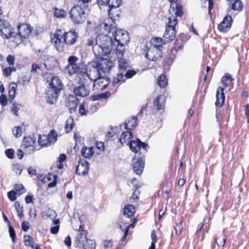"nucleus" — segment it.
Here are the masks:
<instances>
[{
	"instance_id": "obj_1",
	"label": "nucleus",
	"mask_w": 249,
	"mask_h": 249,
	"mask_svg": "<svg viewBox=\"0 0 249 249\" xmlns=\"http://www.w3.org/2000/svg\"><path fill=\"white\" fill-rule=\"evenodd\" d=\"M170 7L169 13L170 16L168 18V21L163 37L166 41L173 40L176 36L175 26L177 24V17H181L182 14V6L175 0H170Z\"/></svg>"
},
{
	"instance_id": "obj_2",
	"label": "nucleus",
	"mask_w": 249,
	"mask_h": 249,
	"mask_svg": "<svg viewBox=\"0 0 249 249\" xmlns=\"http://www.w3.org/2000/svg\"><path fill=\"white\" fill-rule=\"evenodd\" d=\"M77 38V33L74 30L65 32L62 30H57L52 37V43L53 44L56 50L60 52L64 51V45L74 44Z\"/></svg>"
},
{
	"instance_id": "obj_3",
	"label": "nucleus",
	"mask_w": 249,
	"mask_h": 249,
	"mask_svg": "<svg viewBox=\"0 0 249 249\" xmlns=\"http://www.w3.org/2000/svg\"><path fill=\"white\" fill-rule=\"evenodd\" d=\"M112 43H114L110 35L98 34L96 38L95 44L93 46L95 55L102 57L111 53L112 54Z\"/></svg>"
},
{
	"instance_id": "obj_4",
	"label": "nucleus",
	"mask_w": 249,
	"mask_h": 249,
	"mask_svg": "<svg viewBox=\"0 0 249 249\" xmlns=\"http://www.w3.org/2000/svg\"><path fill=\"white\" fill-rule=\"evenodd\" d=\"M113 40L112 54L117 53L119 55L122 54L124 52V46L127 44L129 42L128 33L122 29L116 30L114 33H111Z\"/></svg>"
},
{
	"instance_id": "obj_5",
	"label": "nucleus",
	"mask_w": 249,
	"mask_h": 249,
	"mask_svg": "<svg viewBox=\"0 0 249 249\" xmlns=\"http://www.w3.org/2000/svg\"><path fill=\"white\" fill-rule=\"evenodd\" d=\"M50 87L46 91V99L47 102L51 105L54 104L57 100L58 94L62 89L63 84L57 76L52 78Z\"/></svg>"
},
{
	"instance_id": "obj_6",
	"label": "nucleus",
	"mask_w": 249,
	"mask_h": 249,
	"mask_svg": "<svg viewBox=\"0 0 249 249\" xmlns=\"http://www.w3.org/2000/svg\"><path fill=\"white\" fill-rule=\"evenodd\" d=\"M84 67L81 68V73L86 74L90 80L93 81L101 75L97 61L91 62Z\"/></svg>"
},
{
	"instance_id": "obj_7",
	"label": "nucleus",
	"mask_w": 249,
	"mask_h": 249,
	"mask_svg": "<svg viewBox=\"0 0 249 249\" xmlns=\"http://www.w3.org/2000/svg\"><path fill=\"white\" fill-rule=\"evenodd\" d=\"M69 15L71 20L74 24H82L86 19L84 10L79 5L73 6L69 12Z\"/></svg>"
},
{
	"instance_id": "obj_8",
	"label": "nucleus",
	"mask_w": 249,
	"mask_h": 249,
	"mask_svg": "<svg viewBox=\"0 0 249 249\" xmlns=\"http://www.w3.org/2000/svg\"><path fill=\"white\" fill-rule=\"evenodd\" d=\"M132 165L134 172L137 175H140L143 171L144 161L142 156H135L132 159Z\"/></svg>"
},
{
	"instance_id": "obj_9",
	"label": "nucleus",
	"mask_w": 249,
	"mask_h": 249,
	"mask_svg": "<svg viewBox=\"0 0 249 249\" xmlns=\"http://www.w3.org/2000/svg\"><path fill=\"white\" fill-rule=\"evenodd\" d=\"M115 31V27L111 24L107 22L99 23L95 28V32L98 34L111 35V33H114Z\"/></svg>"
},
{
	"instance_id": "obj_10",
	"label": "nucleus",
	"mask_w": 249,
	"mask_h": 249,
	"mask_svg": "<svg viewBox=\"0 0 249 249\" xmlns=\"http://www.w3.org/2000/svg\"><path fill=\"white\" fill-rule=\"evenodd\" d=\"M0 33L6 39H9L13 36L14 33L9 23L5 20H0Z\"/></svg>"
},
{
	"instance_id": "obj_11",
	"label": "nucleus",
	"mask_w": 249,
	"mask_h": 249,
	"mask_svg": "<svg viewBox=\"0 0 249 249\" xmlns=\"http://www.w3.org/2000/svg\"><path fill=\"white\" fill-rule=\"evenodd\" d=\"M110 80L108 77L102 75L93 80V88L97 90H101L106 89L109 85Z\"/></svg>"
},
{
	"instance_id": "obj_12",
	"label": "nucleus",
	"mask_w": 249,
	"mask_h": 249,
	"mask_svg": "<svg viewBox=\"0 0 249 249\" xmlns=\"http://www.w3.org/2000/svg\"><path fill=\"white\" fill-rule=\"evenodd\" d=\"M87 233L86 231L83 230L80 226L75 240V245L76 247L82 249L84 247L85 243L89 241V240L87 237Z\"/></svg>"
},
{
	"instance_id": "obj_13",
	"label": "nucleus",
	"mask_w": 249,
	"mask_h": 249,
	"mask_svg": "<svg viewBox=\"0 0 249 249\" xmlns=\"http://www.w3.org/2000/svg\"><path fill=\"white\" fill-rule=\"evenodd\" d=\"M161 51L154 47H149L146 52L145 56L151 61H156L161 56Z\"/></svg>"
},
{
	"instance_id": "obj_14",
	"label": "nucleus",
	"mask_w": 249,
	"mask_h": 249,
	"mask_svg": "<svg viewBox=\"0 0 249 249\" xmlns=\"http://www.w3.org/2000/svg\"><path fill=\"white\" fill-rule=\"evenodd\" d=\"M128 145L131 150L135 153L138 152L142 148L146 151L148 147L147 144L142 142L138 139L131 141Z\"/></svg>"
},
{
	"instance_id": "obj_15",
	"label": "nucleus",
	"mask_w": 249,
	"mask_h": 249,
	"mask_svg": "<svg viewBox=\"0 0 249 249\" xmlns=\"http://www.w3.org/2000/svg\"><path fill=\"white\" fill-rule=\"evenodd\" d=\"M18 34L17 36H19L20 38H26L31 34L32 28L29 24H22L18 26Z\"/></svg>"
},
{
	"instance_id": "obj_16",
	"label": "nucleus",
	"mask_w": 249,
	"mask_h": 249,
	"mask_svg": "<svg viewBox=\"0 0 249 249\" xmlns=\"http://www.w3.org/2000/svg\"><path fill=\"white\" fill-rule=\"evenodd\" d=\"M97 62L100 70L103 73L108 72L114 66V63L107 59L101 58L100 61Z\"/></svg>"
},
{
	"instance_id": "obj_17",
	"label": "nucleus",
	"mask_w": 249,
	"mask_h": 249,
	"mask_svg": "<svg viewBox=\"0 0 249 249\" xmlns=\"http://www.w3.org/2000/svg\"><path fill=\"white\" fill-rule=\"evenodd\" d=\"M232 23L231 17L226 16L223 21L218 25V30L223 33L227 32L231 28Z\"/></svg>"
},
{
	"instance_id": "obj_18",
	"label": "nucleus",
	"mask_w": 249,
	"mask_h": 249,
	"mask_svg": "<svg viewBox=\"0 0 249 249\" xmlns=\"http://www.w3.org/2000/svg\"><path fill=\"white\" fill-rule=\"evenodd\" d=\"M124 53L121 55H119L117 53H114L113 55H115L118 59V64L119 70L121 72H123L124 71L127 70L129 68V63L127 61L122 58Z\"/></svg>"
},
{
	"instance_id": "obj_19",
	"label": "nucleus",
	"mask_w": 249,
	"mask_h": 249,
	"mask_svg": "<svg viewBox=\"0 0 249 249\" xmlns=\"http://www.w3.org/2000/svg\"><path fill=\"white\" fill-rule=\"evenodd\" d=\"M89 169V163L86 160L79 162L76 167V173L79 175H85L88 173Z\"/></svg>"
},
{
	"instance_id": "obj_20",
	"label": "nucleus",
	"mask_w": 249,
	"mask_h": 249,
	"mask_svg": "<svg viewBox=\"0 0 249 249\" xmlns=\"http://www.w3.org/2000/svg\"><path fill=\"white\" fill-rule=\"evenodd\" d=\"M77 105L78 100L76 97L73 95H70L68 98L66 106L71 113L75 111Z\"/></svg>"
},
{
	"instance_id": "obj_21",
	"label": "nucleus",
	"mask_w": 249,
	"mask_h": 249,
	"mask_svg": "<svg viewBox=\"0 0 249 249\" xmlns=\"http://www.w3.org/2000/svg\"><path fill=\"white\" fill-rule=\"evenodd\" d=\"M84 66H78L77 65H68L64 70V72L69 76H71L75 73H81V68Z\"/></svg>"
},
{
	"instance_id": "obj_22",
	"label": "nucleus",
	"mask_w": 249,
	"mask_h": 249,
	"mask_svg": "<svg viewBox=\"0 0 249 249\" xmlns=\"http://www.w3.org/2000/svg\"><path fill=\"white\" fill-rule=\"evenodd\" d=\"M84 66H78L77 65H68L64 70V72L69 76H71L75 73H81V68Z\"/></svg>"
},
{
	"instance_id": "obj_23",
	"label": "nucleus",
	"mask_w": 249,
	"mask_h": 249,
	"mask_svg": "<svg viewBox=\"0 0 249 249\" xmlns=\"http://www.w3.org/2000/svg\"><path fill=\"white\" fill-rule=\"evenodd\" d=\"M216 101L215 103L217 107H221L225 100V95L224 93V89L219 87L216 91Z\"/></svg>"
},
{
	"instance_id": "obj_24",
	"label": "nucleus",
	"mask_w": 249,
	"mask_h": 249,
	"mask_svg": "<svg viewBox=\"0 0 249 249\" xmlns=\"http://www.w3.org/2000/svg\"><path fill=\"white\" fill-rule=\"evenodd\" d=\"M35 140L30 137H25L22 141V146L26 149L29 148L32 152L35 148Z\"/></svg>"
},
{
	"instance_id": "obj_25",
	"label": "nucleus",
	"mask_w": 249,
	"mask_h": 249,
	"mask_svg": "<svg viewBox=\"0 0 249 249\" xmlns=\"http://www.w3.org/2000/svg\"><path fill=\"white\" fill-rule=\"evenodd\" d=\"M74 92L76 96L84 97L89 94V90L86 88L84 85H81L74 89Z\"/></svg>"
},
{
	"instance_id": "obj_26",
	"label": "nucleus",
	"mask_w": 249,
	"mask_h": 249,
	"mask_svg": "<svg viewBox=\"0 0 249 249\" xmlns=\"http://www.w3.org/2000/svg\"><path fill=\"white\" fill-rule=\"evenodd\" d=\"M133 138L132 133L131 131H127L122 133L119 138V141L122 144L126 143L128 145L129 143Z\"/></svg>"
},
{
	"instance_id": "obj_27",
	"label": "nucleus",
	"mask_w": 249,
	"mask_h": 249,
	"mask_svg": "<svg viewBox=\"0 0 249 249\" xmlns=\"http://www.w3.org/2000/svg\"><path fill=\"white\" fill-rule=\"evenodd\" d=\"M56 62V60L54 57L49 56H44V65L47 70H50L53 68Z\"/></svg>"
},
{
	"instance_id": "obj_28",
	"label": "nucleus",
	"mask_w": 249,
	"mask_h": 249,
	"mask_svg": "<svg viewBox=\"0 0 249 249\" xmlns=\"http://www.w3.org/2000/svg\"><path fill=\"white\" fill-rule=\"evenodd\" d=\"M165 98L163 95H159L154 101V107L158 110L162 109L164 107Z\"/></svg>"
},
{
	"instance_id": "obj_29",
	"label": "nucleus",
	"mask_w": 249,
	"mask_h": 249,
	"mask_svg": "<svg viewBox=\"0 0 249 249\" xmlns=\"http://www.w3.org/2000/svg\"><path fill=\"white\" fill-rule=\"evenodd\" d=\"M228 4L231 9L235 11H241L243 8V3L240 0H227Z\"/></svg>"
},
{
	"instance_id": "obj_30",
	"label": "nucleus",
	"mask_w": 249,
	"mask_h": 249,
	"mask_svg": "<svg viewBox=\"0 0 249 249\" xmlns=\"http://www.w3.org/2000/svg\"><path fill=\"white\" fill-rule=\"evenodd\" d=\"M93 149L91 147H83L81 151V155L85 158L89 159L94 154Z\"/></svg>"
},
{
	"instance_id": "obj_31",
	"label": "nucleus",
	"mask_w": 249,
	"mask_h": 249,
	"mask_svg": "<svg viewBox=\"0 0 249 249\" xmlns=\"http://www.w3.org/2000/svg\"><path fill=\"white\" fill-rule=\"evenodd\" d=\"M138 124L136 117L133 116L125 123V128L127 130H132L135 128Z\"/></svg>"
},
{
	"instance_id": "obj_32",
	"label": "nucleus",
	"mask_w": 249,
	"mask_h": 249,
	"mask_svg": "<svg viewBox=\"0 0 249 249\" xmlns=\"http://www.w3.org/2000/svg\"><path fill=\"white\" fill-rule=\"evenodd\" d=\"M135 213V208L132 205L128 204L124 209V215L127 218L132 216Z\"/></svg>"
},
{
	"instance_id": "obj_33",
	"label": "nucleus",
	"mask_w": 249,
	"mask_h": 249,
	"mask_svg": "<svg viewBox=\"0 0 249 249\" xmlns=\"http://www.w3.org/2000/svg\"><path fill=\"white\" fill-rule=\"evenodd\" d=\"M56 212L54 210L50 209L44 211L42 213V217L45 219H54L56 217Z\"/></svg>"
},
{
	"instance_id": "obj_34",
	"label": "nucleus",
	"mask_w": 249,
	"mask_h": 249,
	"mask_svg": "<svg viewBox=\"0 0 249 249\" xmlns=\"http://www.w3.org/2000/svg\"><path fill=\"white\" fill-rule=\"evenodd\" d=\"M226 241V236L225 234L224 231H223L219 237L215 238V242L218 246L223 247Z\"/></svg>"
},
{
	"instance_id": "obj_35",
	"label": "nucleus",
	"mask_w": 249,
	"mask_h": 249,
	"mask_svg": "<svg viewBox=\"0 0 249 249\" xmlns=\"http://www.w3.org/2000/svg\"><path fill=\"white\" fill-rule=\"evenodd\" d=\"M150 43L151 45V47H154L160 49V48L162 47V45L165 43L163 42L161 38L156 37L153 38L151 40Z\"/></svg>"
},
{
	"instance_id": "obj_36",
	"label": "nucleus",
	"mask_w": 249,
	"mask_h": 249,
	"mask_svg": "<svg viewBox=\"0 0 249 249\" xmlns=\"http://www.w3.org/2000/svg\"><path fill=\"white\" fill-rule=\"evenodd\" d=\"M122 3V0H107L103 4L108 5L109 8H119Z\"/></svg>"
},
{
	"instance_id": "obj_37",
	"label": "nucleus",
	"mask_w": 249,
	"mask_h": 249,
	"mask_svg": "<svg viewBox=\"0 0 249 249\" xmlns=\"http://www.w3.org/2000/svg\"><path fill=\"white\" fill-rule=\"evenodd\" d=\"M157 83L160 87L164 88L168 84V80L166 76L164 74L160 75L157 79Z\"/></svg>"
},
{
	"instance_id": "obj_38",
	"label": "nucleus",
	"mask_w": 249,
	"mask_h": 249,
	"mask_svg": "<svg viewBox=\"0 0 249 249\" xmlns=\"http://www.w3.org/2000/svg\"><path fill=\"white\" fill-rule=\"evenodd\" d=\"M108 13L110 18L115 19L119 17L120 11L118 8H109Z\"/></svg>"
},
{
	"instance_id": "obj_39",
	"label": "nucleus",
	"mask_w": 249,
	"mask_h": 249,
	"mask_svg": "<svg viewBox=\"0 0 249 249\" xmlns=\"http://www.w3.org/2000/svg\"><path fill=\"white\" fill-rule=\"evenodd\" d=\"M73 119L71 117H70L67 119L65 126V130L67 133L71 131L73 127Z\"/></svg>"
},
{
	"instance_id": "obj_40",
	"label": "nucleus",
	"mask_w": 249,
	"mask_h": 249,
	"mask_svg": "<svg viewBox=\"0 0 249 249\" xmlns=\"http://www.w3.org/2000/svg\"><path fill=\"white\" fill-rule=\"evenodd\" d=\"M125 79L124 77V74L122 72H120V73H118L116 77H114L112 84L113 85L118 84L120 82H124Z\"/></svg>"
},
{
	"instance_id": "obj_41",
	"label": "nucleus",
	"mask_w": 249,
	"mask_h": 249,
	"mask_svg": "<svg viewBox=\"0 0 249 249\" xmlns=\"http://www.w3.org/2000/svg\"><path fill=\"white\" fill-rule=\"evenodd\" d=\"M54 16L57 18H64L66 17L67 13L63 9L55 8Z\"/></svg>"
},
{
	"instance_id": "obj_42",
	"label": "nucleus",
	"mask_w": 249,
	"mask_h": 249,
	"mask_svg": "<svg viewBox=\"0 0 249 249\" xmlns=\"http://www.w3.org/2000/svg\"><path fill=\"white\" fill-rule=\"evenodd\" d=\"M38 143L41 146H47L50 143V142L49 141V139L48 138V137L46 135H43L42 136H39V139L38 141Z\"/></svg>"
},
{
	"instance_id": "obj_43",
	"label": "nucleus",
	"mask_w": 249,
	"mask_h": 249,
	"mask_svg": "<svg viewBox=\"0 0 249 249\" xmlns=\"http://www.w3.org/2000/svg\"><path fill=\"white\" fill-rule=\"evenodd\" d=\"M232 80L231 76L229 74H227L222 77L221 82L225 87H227L230 84Z\"/></svg>"
},
{
	"instance_id": "obj_44",
	"label": "nucleus",
	"mask_w": 249,
	"mask_h": 249,
	"mask_svg": "<svg viewBox=\"0 0 249 249\" xmlns=\"http://www.w3.org/2000/svg\"><path fill=\"white\" fill-rule=\"evenodd\" d=\"M48 138L49 139V141L50 142V143L55 142L57 140V135L56 132L52 130L48 135Z\"/></svg>"
},
{
	"instance_id": "obj_45",
	"label": "nucleus",
	"mask_w": 249,
	"mask_h": 249,
	"mask_svg": "<svg viewBox=\"0 0 249 249\" xmlns=\"http://www.w3.org/2000/svg\"><path fill=\"white\" fill-rule=\"evenodd\" d=\"M110 96L109 93H101L97 95H93L91 97L92 101H95L99 100L100 99H105L108 97Z\"/></svg>"
},
{
	"instance_id": "obj_46",
	"label": "nucleus",
	"mask_w": 249,
	"mask_h": 249,
	"mask_svg": "<svg viewBox=\"0 0 249 249\" xmlns=\"http://www.w3.org/2000/svg\"><path fill=\"white\" fill-rule=\"evenodd\" d=\"M14 189L18 195L19 196L26 192V189L22 184H16L14 186Z\"/></svg>"
},
{
	"instance_id": "obj_47",
	"label": "nucleus",
	"mask_w": 249,
	"mask_h": 249,
	"mask_svg": "<svg viewBox=\"0 0 249 249\" xmlns=\"http://www.w3.org/2000/svg\"><path fill=\"white\" fill-rule=\"evenodd\" d=\"M82 249H95V243L92 240H89L87 243H85Z\"/></svg>"
},
{
	"instance_id": "obj_48",
	"label": "nucleus",
	"mask_w": 249,
	"mask_h": 249,
	"mask_svg": "<svg viewBox=\"0 0 249 249\" xmlns=\"http://www.w3.org/2000/svg\"><path fill=\"white\" fill-rule=\"evenodd\" d=\"M86 107H87V105L86 103H83L80 105L79 112L81 115H86L87 112H89L88 109H86Z\"/></svg>"
},
{
	"instance_id": "obj_49",
	"label": "nucleus",
	"mask_w": 249,
	"mask_h": 249,
	"mask_svg": "<svg viewBox=\"0 0 249 249\" xmlns=\"http://www.w3.org/2000/svg\"><path fill=\"white\" fill-rule=\"evenodd\" d=\"M20 105L18 104H17L16 103H14L12 105L11 109H12V112L13 113V114L16 116H18V111L20 107Z\"/></svg>"
},
{
	"instance_id": "obj_50",
	"label": "nucleus",
	"mask_w": 249,
	"mask_h": 249,
	"mask_svg": "<svg viewBox=\"0 0 249 249\" xmlns=\"http://www.w3.org/2000/svg\"><path fill=\"white\" fill-rule=\"evenodd\" d=\"M13 134L16 137H19L21 136L22 131L20 126H16L13 130Z\"/></svg>"
},
{
	"instance_id": "obj_51",
	"label": "nucleus",
	"mask_w": 249,
	"mask_h": 249,
	"mask_svg": "<svg viewBox=\"0 0 249 249\" xmlns=\"http://www.w3.org/2000/svg\"><path fill=\"white\" fill-rule=\"evenodd\" d=\"M33 241L34 240L31 236L28 235H26L24 236V242L26 246H29Z\"/></svg>"
},
{
	"instance_id": "obj_52",
	"label": "nucleus",
	"mask_w": 249,
	"mask_h": 249,
	"mask_svg": "<svg viewBox=\"0 0 249 249\" xmlns=\"http://www.w3.org/2000/svg\"><path fill=\"white\" fill-rule=\"evenodd\" d=\"M18 194L14 191H11L7 194L8 197L11 201H14L17 199L16 195Z\"/></svg>"
},
{
	"instance_id": "obj_53",
	"label": "nucleus",
	"mask_w": 249,
	"mask_h": 249,
	"mask_svg": "<svg viewBox=\"0 0 249 249\" xmlns=\"http://www.w3.org/2000/svg\"><path fill=\"white\" fill-rule=\"evenodd\" d=\"M9 232L10 236L12 238V241L15 242L16 238V233L14 228L10 225L9 226Z\"/></svg>"
},
{
	"instance_id": "obj_54",
	"label": "nucleus",
	"mask_w": 249,
	"mask_h": 249,
	"mask_svg": "<svg viewBox=\"0 0 249 249\" xmlns=\"http://www.w3.org/2000/svg\"><path fill=\"white\" fill-rule=\"evenodd\" d=\"M78 58L75 56H71L68 58V65H76V62L78 61Z\"/></svg>"
},
{
	"instance_id": "obj_55",
	"label": "nucleus",
	"mask_w": 249,
	"mask_h": 249,
	"mask_svg": "<svg viewBox=\"0 0 249 249\" xmlns=\"http://www.w3.org/2000/svg\"><path fill=\"white\" fill-rule=\"evenodd\" d=\"M182 221H181L178 224H177L176 226L175 227V230L177 235H178L180 234L182 231Z\"/></svg>"
},
{
	"instance_id": "obj_56",
	"label": "nucleus",
	"mask_w": 249,
	"mask_h": 249,
	"mask_svg": "<svg viewBox=\"0 0 249 249\" xmlns=\"http://www.w3.org/2000/svg\"><path fill=\"white\" fill-rule=\"evenodd\" d=\"M0 104L2 106H5L7 104V97L4 94H2L0 96Z\"/></svg>"
},
{
	"instance_id": "obj_57",
	"label": "nucleus",
	"mask_w": 249,
	"mask_h": 249,
	"mask_svg": "<svg viewBox=\"0 0 249 249\" xmlns=\"http://www.w3.org/2000/svg\"><path fill=\"white\" fill-rule=\"evenodd\" d=\"M5 153L6 156L9 159H13L14 155V151L12 149H9L5 151Z\"/></svg>"
},
{
	"instance_id": "obj_58",
	"label": "nucleus",
	"mask_w": 249,
	"mask_h": 249,
	"mask_svg": "<svg viewBox=\"0 0 249 249\" xmlns=\"http://www.w3.org/2000/svg\"><path fill=\"white\" fill-rule=\"evenodd\" d=\"M139 192L137 191V188L134 191L132 196L130 197L131 200L136 201L139 199Z\"/></svg>"
},
{
	"instance_id": "obj_59",
	"label": "nucleus",
	"mask_w": 249,
	"mask_h": 249,
	"mask_svg": "<svg viewBox=\"0 0 249 249\" xmlns=\"http://www.w3.org/2000/svg\"><path fill=\"white\" fill-rule=\"evenodd\" d=\"M136 72L134 70H128L125 73V77L126 78H131L135 75Z\"/></svg>"
},
{
	"instance_id": "obj_60",
	"label": "nucleus",
	"mask_w": 249,
	"mask_h": 249,
	"mask_svg": "<svg viewBox=\"0 0 249 249\" xmlns=\"http://www.w3.org/2000/svg\"><path fill=\"white\" fill-rule=\"evenodd\" d=\"M22 229L24 231H27L29 228V222L26 221H23L21 225Z\"/></svg>"
},
{
	"instance_id": "obj_61",
	"label": "nucleus",
	"mask_w": 249,
	"mask_h": 249,
	"mask_svg": "<svg viewBox=\"0 0 249 249\" xmlns=\"http://www.w3.org/2000/svg\"><path fill=\"white\" fill-rule=\"evenodd\" d=\"M7 61L11 65H13L15 62L14 56L12 55H9L7 57Z\"/></svg>"
},
{
	"instance_id": "obj_62",
	"label": "nucleus",
	"mask_w": 249,
	"mask_h": 249,
	"mask_svg": "<svg viewBox=\"0 0 249 249\" xmlns=\"http://www.w3.org/2000/svg\"><path fill=\"white\" fill-rule=\"evenodd\" d=\"M96 148L103 152L104 150V144L102 142H98L96 143Z\"/></svg>"
},
{
	"instance_id": "obj_63",
	"label": "nucleus",
	"mask_w": 249,
	"mask_h": 249,
	"mask_svg": "<svg viewBox=\"0 0 249 249\" xmlns=\"http://www.w3.org/2000/svg\"><path fill=\"white\" fill-rule=\"evenodd\" d=\"M104 247L106 248H110L112 246V242L111 240H106L104 243Z\"/></svg>"
},
{
	"instance_id": "obj_64",
	"label": "nucleus",
	"mask_w": 249,
	"mask_h": 249,
	"mask_svg": "<svg viewBox=\"0 0 249 249\" xmlns=\"http://www.w3.org/2000/svg\"><path fill=\"white\" fill-rule=\"evenodd\" d=\"M245 114L248 118L247 123H249V105L247 104L245 106Z\"/></svg>"
}]
</instances>
